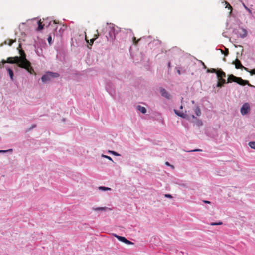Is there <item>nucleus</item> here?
<instances>
[{
  "label": "nucleus",
  "instance_id": "1",
  "mask_svg": "<svg viewBox=\"0 0 255 255\" xmlns=\"http://www.w3.org/2000/svg\"><path fill=\"white\" fill-rule=\"evenodd\" d=\"M20 56H15L16 59L19 60V67L26 69L29 73L35 74L34 69L31 66V63L26 59L25 52L21 49L19 50Z\"/></svg>",
  "mask_w": 255,
  "mask_h": 255
},
{
  "label": "nucleus",
  "instance_id": "2",
  "mask_svg": "<svg viewBox=\"0 0 255 255\" xmlns=\"http://www.w3.org/2000/svg\"><path fill=\"white\" fill-rule=\"evenodd\" d=\"M232 82H236L242 86L248 85L249 86H252L248 81L243 80L241 77H237L232 74H231L228 76L227 83H231Z\"/></svg>",
  "mask_w": 255,
  "mask_h": 255
},
{
  "label": "nucleus",
  "instance_id": "3",
  "mask_svg": "<svg viewBox=\"0 0 255 255\" xmlns=\"http://www.w3.org/2000/svg\"><path fill=\"white\" fill-rule=\"evenodd\" d=\"M216 74L218 79L217 86V87H221L226 83V80L224 79L226 77V73L220 69L218 70Z\"/></svg>",
  "mask_w": 255,
  "mask_h": 255
},
{
  "label": "nucleus",
  "instance_id": "4",
  "mask_svg": "<svg viewBox=\"0 0 255 255\" xmlns=\"http://www.w3.org/2000/svg\"><path fill=\"white\" fill-rule=\"evenodd\" d=\"M58 76L59 74L57 73L48 72L42 77L41 80L43 82H47L51 80V78L58 77Z\"/></svg>",
  "mask_w": 255,
  "mask_h": 255
},
{
  "label": "nucleus",
  "instance_id": "5",
  "mask_svg": "<svg viewBox=\"0 0 255 255\" xmlns=\"http://www.w3.org/2000/svg\"><path fill=\"white\" fill-rule=\"evenodd\" d=\"M15 57H10L7 58L6 60H2V63L4 64L6 63H11V64H17L18 66L19 67V63H20L19 60L15 59Z\"/></svg>",
  "mask_w": 255,
  "mask_h": 255
},
{
  "label": "nucleus",
  "instance_id": "6",
  "mask_svg": "<svg viewBox=\"0 0 255 255\" xmlns=\"http://www.w3.org/2000/svg\"><path fill=\"white\" fill-rule=\"evenodd\" d=\"M250 110V105L248 103H246L243 104L241 108V113L242 115H245L248 113Z\"/></svg>",
  "mask_w": 255,
  "mask_h": 255
},
{
  "label": "nucleus",
  "instance_id": "7",
  "mask_svg": "<svg viewBox=\"0 0 255 255\" xmlns=\"http://www.w3.org/2000/svg\"><path fill=\"white\" fill-rule=\"evenodd\" d=\"M115 237H116L119 241L126 244H128V245H132L133 244V243H132V242L128 240V239H127L125 237H122V236H118V235H114Z\"/></svg>",
  "mask_w": 255,
  "mask_h": 255
},
{
  "label": "nucleus",
  "instance_id": "8",
  "mask_svg": "<svg viewBox=\"0 0 255 255\" xmlns=\"http://www.w3.org/2000/svg\"><path fill=\"white\" fill-rule=\"evenodd\" d=\"M160 92L161 95L166 98V99H169L171 98L170 95L168 93V92L164 88H161L160 89Z\"/></svg>",
  "mask_w": 255,
  "mask_h": 255
},
{
  "label": "nucleus",
  "instance_id": "9",
  "mask_svg": "<svg viewBox=\"0 0 255 255\" xmlns=\"http://www.w3.org/2000/svg\"><path fill=\"white\" fill-rule=\"evenodd\" d=\"M232 64H234L235 66V68L236 69H244V68H246L245 67L243 66L242 64H241L240 61L238 59H236L235 61H233Z\"/></svg>",
  "mask_w": 255,
  "mask_h": 255
},
{
  "label": "nucleus",
  "instance_id": "10",
  "mask_svg": "<svg viewBox=\"0 0 255 255\" xmlns=\"http://www.w3.org/2000/svg\"><path fill=\"white\" fill-rule=\"evenodd\" d=\"M92 209L94 211H106L107 209H108V208L106 207H93ZM109 210H111V209L109 208Z\"/></svg>",
  "mask_w": 255,
  "mask_h": 255
},
{
  "label": "nucleus",
  "instance_id": "11",
  "mask_svg": "<svg viewBox=\"0 0 255 255\" xmlns=\"http://www.w3.org/2000/svg\"><path fill=\"white\" fill-rule=\"evenodd\" d=\"M137 109L140 111L142 113L145 114L146 112V109L144 107L138 105L137 107Z\"/></svg>",
  "mask_w": 255,
  "mask_h": 255
},
{
  "label": "nucleus",
  "instance_id": "12",
  "mask_svg": "<svg viewBox=\"0 0 255 255\" xmlns=\"http://www.w3.org/2000/svg\"><path fill=\"white\" fill-rule=\"evenodd\" d=\"M7 71L8 72L9 74L10 79L12 80H13L14 74H13V72L12 70L11 69L9 68H7Z\"/></svg>",
  "mask_w": 255,
  "mask_h": 255
},
{
  "label": "nucleus",
  "instance_id": "13",
  "mask_svg": "<svg viewBox=\"0 0 255 255\" xmlns=\"http://www.w3.org/2000/svg\"><path fill=\"white\" fill-rule=\"evenodd\" d=\"M43 26L44 25L42 24V22H41V20H40L38 21V26L37 28V30L40 31L43 29Z\"/></svg>",
  "mask_w": 255,
  "mask_h": 255
},
{
  "label": "nucleus",
  "instance_id": "14",
  "mask_svg": "<svg viewBox=\"0 0 255 255\" xmlns=\"http://www.w3.org/2000/svg\"><path fill=\"white\" fill-rule=\"evenodd\" d=\"M15 42V40L7 39L5 41V43L11 46L14 42Z\"/></svg>",
  "mask_w": 255,
  "mask_h": 255
},
{
  "label": "nucleus",
  "instance_id": "15",
  "mask_svg": "<svg viewBox=\"0 0 255 255\" xmlns=\"http://www.w3.org/2000/svg\"><path fill=\"white\" fill-rule=\"evenodd\" d=\"M244 70L250 73L251 75L255 74V69H252L250 70L248 68H244Z\"/></svg>",
  "mask_w": 255,
  "mask_h": 255
},
{
  "label": "nucleus",
  "instance_id": "16",
  "mask_svg": "<svg viewBox=\"0 0 255 255\" xmlns=\"http://www.w3.org/2000/svg\"><path fill=\"white\" fill-rule=\"evenodd\" d=\"M194 112L197 116H199L201 115V111L199 107H196Z\"/></svg>",
  "mask_w": 255,
  "mask_h": 255
},
{
  "label": "nucleus",
  "instance_id": "17",
  "mask_svg": "<svg viewBox=\"0 0 255 255\" xmlns=\"http://www.w3.org/2000/svg\"><path fill=\"white\" fill-rule=\"evenodd\" d=\"M217 72H218V70H216V69H214V68H210V69H208L207 70V72H208V73H216L217 74Z\"/></svg>",
  "mask_w": 255,
  "mask_h": 255
},
{
  "label": "nucleus",
  "instance_id": "18",
  "mask_svg": "<svg viewBox=\"0 0 255 255\" xmlns=\"http://www.w3.org/2000/svg\"><path fill=\"white\" fill-rule=\"evenodd\" d=\"M174 112L175 113V114L176 115H177L178 116H180L181 117H182V118H184L185 117V115L183 113L179 112L176 110H174Z\"/></svg>",
  "mask_w": 255,
  "mask_h": 255
},
{
  "label": "nucleus",
  "instance_id": "19",
  "mask_svg": "<svg viewBox=\"0 0 255 255\" xmlns=\"http://www.w3.org/2000/svg\"><path fill=\"white\" fill-rule=\"evenodd\" d=\"M249 145L251 148L255 149V142H250L249 143Z\"/></svg>",
  "mask_w": 255,
  "mask_h": 255
},
{
  "label": "nucleus",
  "instance_id": "20",
  "mask_svg": "<svg viewBox=\"0 0 255 255\" xmlns=\"http://www.w3.org/2000/svg\"><path fill=\"white\" fill-rule=\"evenodd\" d=\"M223 222L221 221H219L218 222H212L210 224L211 226H215V225H222Z\"/></svg>",
  "mask_w": 255,
  "mask_h": 255
},
{
  "label": "nucleus",
  "instance_id": "21",
  "mask_svg": "<svg viewBox=\"0 0 255 255\" xmlns=\"http://www.w3.org/2000/svg\"><path fill=\"white\" fill-rule=\"evenodd\" d=\"M99 189L100 190H103V191L110 190H111V188H110L105 187H103V186L99 187Z\"/></svg>",
  "mask_w": 255,
  "mask_h": 255
},
{
  "label": "nucleus",
  "instance_id": "22",
  "mask_svg": "<svg viewBox=\"0 0 255 255\" xmlns=\"http://www.w3.org/2000/svg\"><path fill=\"white\" fill-rule=\"evenodd\" d=\"M140 40V39H138L137 40H136V38L135 37H134L133 38V43L135 44V45H137L138 41Z\"/></svg>",
  "mask_w": 255,
  "mask_h": 255
},
{
  "label": "nucleus",
  "instance_id": "23",
  "mask_svg": "<svg viewBox=\"0 0 255 255\" xmlns=\"http://www.w3.org/2000/svg\"><path fill=\"white\" fill-rule=\"evenodd\" d=\"M102 156L103 157H104V158H106V159H108L109 160L113 161L112 158L111 157H110V156H107V155H102Z\"/></svg>",
  "mask_w": 255,
  "mask_h": 255
},
{
  "label": "nucleus",
  "instance_id": "24",
  "mask_svg": "<svg viewBox=\"0 0 255 255\" xmlns=\"http://www.w3.org/2000/svg\"><path fill=\"white\" fill-rule=\"evenodd\" d=\"M165 165L168 166H170V167H171L172 169H174V167L173 165H171L168 162H165Z\"/></svg>",
  "mask_w": 255,
  "mask_h": 255
},
{
  "label": "nucleus",
  "instance_id": "25",
  "mask_svg": "<svg viewBox=\"0 0 255 255\" xmlns=\"http://www.w3.org/2000/svg\"><path fill=\"white\" fill-rule=\"evenodd\" d=\"M96 32H97V34H95L94 35V37H93L94 38H95V40L96 39H97L99 36L98 30H96Z\"/></svg>",
  "mask_w": 255,
  "mask_h": 255
},
{
  "label": "nucleus",
  "instance_id": "26",
  "mask_svg": "<svg viewBox=\"0 0 255 255\" xmlns=\"http://www.w3.org/2000/svg\"><path fill=\"white\" fill-rule=\"evenodd\" d=\"M12 149H10L7 150H0V153H5V152H12Z\"/></svg>",
  "mask_w": 255,
  "mask_h": 255
},
{
  "label": "nucleus",
  "instance_id": "27",
  "mask_svg": "<svg viewBox=\"0 0 255 255\" xmlns=\"http://www.w3.org/2000/svg\"><path fill=\"white\" fill-rule=\"evenodd\" d=\"M109 152L112 153V154L114 155H116V156H118L119 155V154H118L117 152H116L115 151H109Z\"/></svg>",
  "mask_w": 255,
  "mask_h": 255
},
{
  "label": "nucleus",
  "instance_id": "28",
  "mask_svg": "<svg viewBox=\"0 0 255 255\" xmlns=\"http://www.w3.org/2000/svg\"><path fill=\"white\" fill-rule=\"evenodd\" d=\"M95 40V38H93L92 39H90V42L89 43L90 45L91 46L93 45L94 41Z\"/></svg>",
  "mask_w": 255,
  "mask_h": 255
},
{
  "label": "nucleus",
  "instance_id": "29",
  "mask_svg": "<svg viewBox=\"0 0 255 255\" xmlns=\"http://www.w3.org/2000/svg\"><path fill=\"white\" fill-rule=\"evenodd\" d=\"M225 3H226V4H227V6H226V7H228V8H229V9H231H231H232V6L230 5V4H229V3H228V2H225Z\"/></svg>",
  "mask_w": 255,
  "mask_h": 255
},
{
  "label": "nucleus",
  "instance_id": "30",
  "mask_svg": "<svg viewBox=\"0 0 255 255\" xmlns=\"http://www.w3.org/2000/svg\"><path fill=\"white\" fill-rule=\"evenodd\" d=\"M48 43L50 44L51 43L52 37L51 36H49L47 39Z\"/></svg>",
  "mask_w": 255,
  "mask_h": 255
},
{
  "label": "nucleus",
  "instance_id": "31",
  "mask_svg": "<svg viewBox=\"0 0 255 255\" xmlns=\"http://www.w3.org/2000/svg\"><path fill=\"white\" fill-rule=\"evenodd\" d=\"M165 197H167V198H172V195L170 194H165Z\"/></svg>",
  "mask_w": 255,
  "mask_h": 255
},
{
  "label": "nucleus",
  "instance_id": "32",
  "mask_svg": "<svg viewBox=\"0 0 255 255\" xmlns=\"http://www.w3.org/2000/svg\"><path fill=\"white\" fill-rule=\"evenodd\" d=\"M191 151H192V152H198V151H202V150L201 149H197L193 150Z\"/></svg>",
  "mask_w": 255,
  "mask_h": 255
},
{
  "label": "nucleus",
  "instance_id": "33",
  "mask_svg": "<svg viewBox=\"0 0 255 255\" xmlns=\"http://www.w3.org/2000/svg\"><path fill=\"white\" fill-rule=\"evenodd\" d=\"M228 53H229L228 49H226V52L224 53V55L225 56H227V55H228Z\"/></svg>",
  "mask_w": 255,
  "mask_h": 255
},
{
  "label": "nucleus",
  "instance_id": "34",
  "mask_svg": "<svg viewBox=\"0 0 255 255\" xmlns=\"http://www.w3.org/2000/svg\"><path fill=\"white\" fill-rule=\"evenodd\" d=\"M244 7L246 9H247L249 12H251V11L250 9H249L247 6H246L244 4Z\"/></svg>",
  "mask_w": 255,
  "mask_h": 255
},
{
  "label": "nucleus",
  "instance_id": "35",
  "mask_svg": "<svg viewBox=\"0 0 255 255\" xmlns=\"http://www.w3.org/2000/svg\"><path fill=\"white\" fill-rule=\"evenodd\" d=\"M204 202L206 203H208V204H210V201H204Z\"/></svg>",
  "mask_w": 255,
  "mask_h": 255
},
{
  "label": "nucleus",
  "instance_id": "36",
  "mask_svg": "<svg viewBox=\"0 0 255 255\" xmlns=\"http://www.w3.org/2000/svg\"><path fill=\"white\" fill-rule=\"evenodd\" d=\"M86 41L87 43H89V40L87 39V37H85Z\"/></svg>",
  "mask_w": 255,
  "mask_h": 255
},
{
  "label": "nucleus",
  "instance_id": "37",
  "mask_svg": "<svg viewBox=\"0 0 255 255\" xmlns=\"http://www.w3.org/2000/svg\"><path fill=\"white\" fill-rule=\"evenodd\" d=\"M36 127V126H35V125H33V126H32V128H31L30 129L32 128H34V127Z\"/></svg>",
  "mask_w": 255,
  "mask_h": 255
},
{
  "label": "nucleus",
  "instance_id": "38",
  "mask_svg": "<svg viewBox=\"0 0 255 255\" xmlns=\"http://www.w3.org/2000/svg\"><path fill=\"white\" fill-rule=\"evenodd\" d=\"M203 66H204V68H206V66L205 65V64H204V63H203Z\"/></svg>",
  "mask_w": 255,
  "mask_h": 255
},
{
  "label": "nucleus",
  "instance_id": "39",
  "mask_svg": "<svg viewBox=\"0 0 255 255\" xmlns=\"http://www.w3.org/2000/svg\"><path fill=\"white\" fill-rule=\"evenodd\" d=\"M192 117H193V118H195V117H194V115H192Z\"/></svg>",
  "mask_w": 255,
  "mask_h": 255
},
{
  "label": "nucleus",
  "instance_id": "40",
  "mask_svg": "<svg viewBox=\"0 0 255 255\" xmlns=\"http://www.w3.org/2000/svg\"><path fill=\"white\" fill-rule=\"evenodd\" d=\"M168 65H169V66H170V63H169Z\"/></svg>",
  "mask_w": 255,
  "mask_h": 255
},
{
  "label": "nucleus",
  "instance_id": "41",
  "mask_svg": "<svg viewBox=\"0 0 255 255\" xmlns=\"http://www.w3.org/2000/svg\"><path fill=\"white\" fill-rule=\"evenodd\" d=\"M200 125H202V122L201 121L200 122Z\"/></svg>",
  "mask_w": 255,
  "mask_h": 255
},
{
  "label": "nucleus",
  "instance_id": "42",
  "mask_svg": "<svg viewBox=\"0 0 255 255\" xmlns=\"http://www.w3.org/2000/svg\"><path fill=\"white\" fill-rule=\"evenodd\" d=\"M180 108H181V109H182V106H181Z\"/></svg>",
  "mask_w": 255,
  "mask_h": 255
}]
</instances>
